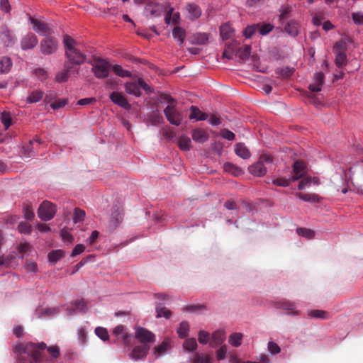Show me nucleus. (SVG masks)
<instances>
[{
    "mask_svg": "<svg viewBox=\"0 0 363 363\" xmlns=\"http://www.w3.org/2000/svg\"><path fill=\"white\" fill-rule=\"evenodd\" d=\"M347 63V55L345 52H339L335 56V65L338 68L342 67Z\"/></svg>",
    "mask_w": 363,
    "mask_h": 363,
    "instance_id": "nucleus-45",
    "label": "nucleus"
},
{
    "mask_svg": "<svg viewBox=\"0 0 363 363\" xmlns=\"http://www.w3.org/2000/svg\"><path fill=\"white\" fill-rule=\"evenodd\" d=\"M157 318L164 317L168 319L171 317L172 312L167 309L162 303H157L156 308Z\"/></svg>",
    "mask_w": 363,
    "mask_h": 363,
    "instance_id": "nucleus-33",
    "label": "nucleus"
},
{
    "mask_svg": "<svg viewBox=\"0 0 363 363\" xmlns=\"http://www.w3.org/2000/svg\"><path fill=\"white\" fill-rule=\"evenodd\" d=\"M209 34L207 33H196L189 37L188 40L193 45H206L208 43Z\"/></svg>",
    "mask_w": 363,
    "mask_h": 363,
    "instance_id": "nucleus-16",
    "label": "nucleus"
},
{
    "mask_svg": "<svg viewBox=\"0 0 363 363\" xmlns=\"http://www.w3.org/2000/svg\"><path fill=\"white\" fill-rule=\"evenodd\" d=\"M43 96V92L40 90H35L27 97L26 102L28 104L37 103L40 101Z\"/></svg>",
    "mask_w": 363,
    "mask_h": 363,
    "instance_id": "nucleus-38",
    "label": "nucleus"
},
{
    "mask_svg": "<svg viewBox=\"0 0 363 363\" xmlns=\"http://www.w3.org/2000/svg\"><path fill=\"white\" fill-rule=\"evenodd\" d=\"M190 110L191 113L189 115V118L191 120L199 121L208 119V114L206 113H202L197 106H191L190 107Z\"/></svg>",
    "mask_w": 363,
    "mask_h": 363,
    "instance_id": "nucleus-25",
    "label": "nucleus"
},
{
    "mask_svg": "<svg viewBox=\"0 0 363 363\" xmlns=\"http://www.w3.org/2000/svg\"><path fill=\"white\" fill-rule=\"evenodd\" d=\"M47 350L51 359H57L60 354V348L57 345L48 347L43 342L34 343L32 342L26 344L16 345L13 351L16 355L17 363H41L44 359L43 352Z\"/></svg>",
    "mask_w": 363,
    "mask_h": 363,
    "instance_id": "nucleus-1",
    "label": "nucleus"
},
{
    "mask_svg": "<svg viewBox=\"0 0 363 363\" xmlns=\"http://www.w3.org/2000/svg\"><path fill=\"white\" fill-rule=\"evenodd\" d=\"M223 168L226 172L230 173L235 176H239L242 172L241 168L236 167L230 162L225 163Z\"/></svg>",
    "mask_w": 363,
    "mask_h": 363,
    "instance_id": "nucleus-41",
    "label": "nucleus"
},
{
    "mask_svg": "<svg viewBox=\"0 0 363 363\" xmlns=\"http://www.w3.org/2000/svg\"><path fill=\"white\" fill-rule=\"evenodd\" d=\"M274 28V26L271 23H264L259 25L258 27L259 33L262 35H266L269 33Z\"/></svg>",
    "mask_w": 363,
    "mask_h": 363,
    "instance_id": "nucleus-55",
    "label": "nucleus"
},
{
    "mask_svg": "<svg viewBox=\"0 0 363 363\" xmlns=\"http://www.w3.org/2000/svg\"><path fill=\"white\" fill-rule=\"evenodd\" d=\"M180 18L179 13H174V9L170 8L167 10L166 14L164 16V21L167 24L170 23L172 21L174 23L179 22Z\"/></svg>",
    "mask_w": 363,
    "mask_h": 363,
    "instance_id": "nucleus-35",
    "label": "nucleus"
},
{
    "mask_svg": "<svg viewBox=\"0 0 363 363\" xmlns=\"http://www.w3.org/2000/svg\"><path fill=\"white\" fill-rule=\"evenodd\" d=\"M305 164L300 160H296L293 164V175L291 177L292 182L297 181L306 174Z\"/></svg>",
    "mask_w": 363,
    "mask_h": 363,
    "instance_id": "nucleus-12",
    "label": "nucleus"
},
{
    "mask_svg": "<svg viewBox=\"0 0 363 363\" xmlns=\"http://www.w3.org/2000/svg\"><path fill=\"white\" fill-rule=\"evenodd\" d=\"M1 121L6 129H8L12 123L11 115L9 112L4 111L1 114Z\"/></svg>",
    "mask_w": 363,
    "mask_h": 363,
    "instance_id": "nucleus-52",
    "label": "nucleus"
},
{
    "mask_svg": "<svg viewBox=\"0 0 363 363\" xmlns=\"http://www.w3.org/2000/svg\"><path fill=\"white\" fill-rule=\"evenodd\" d=\"M235 152L238 157L244 160H247L251 156L250 151L242 143H238L235 145Z\"/></svg>",
    "mask_w": 363,
    "mask_h": 363,
    "instance_id": "nucleus-22",
    "label": "nucleus"
},
{
    "mask_svg": "<svg viewBox=\"0 0 363 363\" xmlns=\"http://www.w3.org/2000/svg\"><path fill=\"white\" fill-rule=\"evenodd\" d=\"M225 340V334L220 330L215 331L211 337L210 347L214 348L220 345Z\"/></svg>",
    "mask_w": 363,
    "mask_h": 363,
    "instance_id": "nucleus-23",
    "label": "nucleus"
},
{
    "mask_svg": "<svg viewBox=\"0 0 363 363\" xmlns=\"http://www.w3.org/2000/svg\"><path fill=\"white\" fill-rule=\"evenodd\" d=\"M127 333V328L123 325H118L113 329V334L117 339H121Z\"/></svg>",
    "mask_w": 363,
    "mask_h": 363,
    "instance_id": "nucleus-53",
    "label": "nucleus"
},
{
    "mask_svg": "<svg viewBox=\"0 0 363 363\" xmlns=\"http://www.w3.org/2000/svg\"><path fill=\"white\" fill-rule=\"evenodd\" d=\"M24 218L26 220H32L35 216L33 208L30 206H26L23 207Z\"/></svg>",
    "mask_w": 363,
    "mask_h": 363,
    "instance_id": "nucleus-59",
    "label": "nucleus"
},
{
    "mask_svg": "<svg viewBox=\"0 0 363 363\" xmlns=\"http://www.w3.org/2000/svg\"><path fill=\"white\" fill-rule=\"evenodd\" d=\"M325 75L323 72L315 73L313 78V83L309 84L308 89L313 92H318L321 91L322 86L324 83Z\"/></svg>",
    "mask_w": 363,
    "mask_h": 363,
    "instance_id": "nucleus-17",
    "label": "nucleus"
},
{
    "mask_svg": "<svg viewBox=\"0 0 363 363\" xmlns=\"http://www.w3.org/2000/svg\"><path fill=\"white\" fill-rule=\"evenodd\" d=\"M95 333L103 341H106L109 339L108 331L104 328L96 327L95 328Z\"/></svg>",
    "mask_w": 363,
    "mask_h": 363,
    "instance_id": "nucleus-49",
    "label": "nucleus"
},
{
    "mask_svg": "<svg viewBox=\"0 0 363 363\" xmlns=\"http://www.w3.org/2000/svg\"><path fill=\"white\" fill-rule=\"evenodd\" d=\"M192 363H212L213 357L203 353L194 352L191 357Z\"/></svg>",
    "mask_w": 363,
    "mask_h": 363,
    "instance_id": "nucleus-29",
    "label": "nucleus"
},
{
    "mask_svg": "<svg viewBox=\"0 0 363 363\" xmlns=\"http://www.w3.org/2000/svg\"><path fill=\"white\" fill-rule=\"evenodd\" d=\"M58 48L57 40L50 35H46L40 43V52L45 55H50L57 51Z\"/></svg>",
    "mask_w": 363,
    "mask_h": 363,
    "instance_id": "nucleus-7",
    "label": "nucleus"
},
{
    "mask_svg": "<svg viewBox=\"0 0 363 363\" xmlns=\"http://www.w3.org/2000/svg\"><path fill=\"white\" fill-rule=\"evenodd\" d=\"M242 334L240 333H234L229 337L228 342L233 347H239L242 343Z\"/></svg>",
    "mask_w": 363,
    "mask_h": 363,
    "instance_id": "nucleus-42",
    "label": "nucleus"
},
{
    "mask_svg": "<svg viewBox=\"0 0 363 363\" xmlns=\"http://www.w3.org/2000/svg\"><path fill=\"white\" fill-rule=\"evenodd\" d=\"M284 31L292 37L297 36L299 33V24L295 20L289 21L284 27Z\"/></svg>",
    "mask_w": 363,
    "mask_h": 363,
    "instance_id": "nucleus-27",
    "label": "nucleus"
},
{
    "mask_svg": "<svg viewBox=\"0 0 363 363\" xmlns=\"http://www.w3.org/2000/svg\"><path fill=\"white\" fill-rule=\"evenodd\" d=\"M291 10V7L289 5L282 6L279 9V19L284 20L289 18Z\"/></svg>",
    "mask_w": 363,
    "mask_h": 363,
    "instance_id": "nucleus-50",
    "label": "nucleus"
},
{
    "mask_svg": "<svg viewBox=\"0 0 363 363\" xmlns=\"http://www.w3.org/2000/svg\"><path fill=\"white\" fill-rule=\"evenodd\" d=\"M125 92L128 94L133 95L136 97L141 96V89L145 90L147 93L150 92V87L149 85L141 78L137 80L126 82L124 85Z\"/></svg>",
    "mask_w": 363,
    "mask_h": 363,
    "instance_id": "nucleus-5",
    "label": "nucleus"
},
{
    "mask_svg": "<svg viewBox=\"0 0 363 363\" xmlns=\"http://www.w3.org/2000/svg\"><path fill=\"white\" fill-rule=\"evenodd\" d=\"M30 23L33 25V30L37 32L39 35L46 36L50 31L48 26L35 18L32 17L30 18Z\"/></svg>",
    "mask_w": 363,
    "mask_h": 363,
    "instance_id": "nucleus-14",
    "label": "nucleus"
},
{
    "mask_svg": "<svg viewBox=\"0 0 363 363\" xmlns=\"http://www.w3.org/2000/svg\"><path fill=\"white\" fill-rule=\"evenodd\" d=\"M216 358L218 360H223L225 359L227 354V347L225 345L221 346L216 352Z\"/></svg>",
    "mask_w": 363,
    "mask_h": 363,
    "instance_id": "nucleus-61",
    "label": "nucleus"
},
{
    "mask_svg": "<svg viewBox=\"0 0 363 363\" xmlns=\"http://www.w3.org/2000/svg\"><path fill=\"white\" fill-rule=\"evenodd\" d=\"M36 142L38 144H42L43 142L38 138H35L29 141V143L23 147V152L25 155L29 156L33 151V143Z\"/></svg>",
    "mask_w": 363,
    "mask_h": 363,
    "instance_id": "nucleus-43",
    "label": "nucleus"
},
{
    "mask_svg": "<svg viewBox=\"0 0 363 363\" xmlns=\"http://www.w3.org/2000/svg\"><path fill=\"white\" fill-rule=\"evenodd\" d=\"M220 136L229 141H233L235 139V135L232 131L226 128L220 130Z\"/></svg>",
    "mask_w": 363,
    "mask_h": 363,
    "instance_id": "nucleus-57",
    "label": "nucleus"
},
{
    "mask_svg": "<svg viewBox=\"0 0 363 363\" xmlns=\"http://www.w3.org/2000/svg\"><path fill=\"white\" fill-rule=\"evenodd\" d=\"M74 311L86 312L87 310L86 301L84 299L77 300L74 302Z\"/></svg>",
    "mask_w": 363,
    "mask_h": 363,
    "instance_id": "nucleus-48",
    "label": "nucleus"
},
{
    "mask_svg": "<svg viewBox=\"0 0 363 363\" xmlns=\"http://www.w3.org/2000/svg\"><path fill=\"white\" fill-rule=\"evenodd\" d=\"M352 20L357 25L363 24V14L361 12L353 13L352 14Z\"/></svg>",
    "mask_w": 363,
    "mask_h": 363,
    "instance_id": "nucleus-64",
    "label": "nucleus"
},
{
    "mask_svg": "<svg viewBox=\"0 0 363 363\" xmlns=\"http://www.w3.org/2000/svg\"><path fill=\"white\" fill-rule=\"evenodd\" d=\"M206 310L207 308L206 305L201 303L189 304L183 306V312H187L190 313L199 314Z\"/></svg>",
    "mask_w": 363,
    "mask_h": 363,
    "instance_id": "nucleus-28",
    "label": "nucleus"
},
{
    "mask_svg": "<svg viewBox=\"0 0 363 363\" xmlns=\"http://www.w3.org/2000/svg\"><path fill=\"white\" fill-rule=\"evenodd\" d=\"M249 172L255 177H263L267 173V168L264 164H261L259 161L249 166Z\"/></svg>",
    "mask_w": 363,
    "mask_h": 363,
    "instance_id": "nucleus-19",
    "label": "nucleus"
},
{
    "mask_svg": "<svg viewBox=\"0 0 363 363\" xmlns=\"http://www.w3.org/2000/svg\"><path fill=\"white\" fill-rule=\"evenodd\" d=\"M208 134L203 129L197 128L192 131V138L199 143H203L208 140Z\"/></svg>",
    "mask_w": 363,
    "mask_h": 363,
    "instance_id": "nucleus-24",
    "label": "nucleus"
},
{
    "mask_svg": "<svg viewBox=\"0 0 363 363\" xmlns=\"http://www.w3.org/2000/svg\"><path fill=\"white\" fill-rule=\"evenodd\" d=\"M158 101L162 104H167L164 112L167 120L175 125L181 123L180 115L175 111L176 102L173 98L166 94H161L158 96Z\"/></svg>",
    "mask_w": 363,
    "mask_h": 363,
    "instance_id": "nucleus-3",
    "label": "nucleus"
},
{
    "mask_svg": "<svg viewBox=\"0 0 363 363\" xmlns=\"http://www.w3.org/2000/svg\"><path fill=\"white\" fill-rule=\"evenodd\" d=\"M268 350L272 354H276L280 352L281 349L279 346L274 342L270 341L268 342Z\"/></svg>",
    "mask_w": 363,
    "mask_h": 363,
    "instance_id": "nucleus-60",
    "label": "nucleus"
},
{
    "mask_svg": "<svg viewBox=\"0 0 363 363\" xmlns=\"http://www.w3.org/2000/svg\"><path fill=\"white\" fill-rule=\"evenodd\" d=\"M296 233L308 240L313 239L315 236V232L313 230L306 228H297Z\"/></svg>",
    "mask_w": 363,
    "mask_h": 363,
    "instance_id": "nucleus-40",
    "label": "nucleus"
},
{
    "mask_svg": "<svg viewBox=\"0 0 363 363\" xmlns=\"http://www.w3.org/2000/svg\"><path fill=\"white\" fill-rule=\"evenodd\" d=\"M64 66L65 69L58 72L55 76V80L59 83L67 82L69 77V74L72 72V67L68 63L65 62Z\"/></svg>",
    "mask_w": 363,
    "mask_h": 363,
    "instance_id": "nucleus-26",
    "label": "nucleus"
},
{
    "mask_svg": "<svg viewBox=\"0 0 363 363\" xmlns=\"http://www.w3.org/2000/svg\"><path fill=\"white\" fill-rule=\"evenodd\" d=\"M183 348L188 351H194L197 348V342L195 338H187L183 342Z\"/></svg>",
    "mask_w": 363,
    "mask_h": 363,
    "instance_id": "nucleus-46",
    "label": "nucleus"
},
{
    "mask_svg": "<svg viewBox=\"0 0 363 363\" xmlns=\"http://www.w3.org/2000/svg\"><path fill=\"white\" fill-rule=\"evenodd\" d=\"M109 98L113 104L118 106L122 107L125 110H129L130 108V104L123 94L117 91H113L110 94Z\"/></svg>",
    "mask_w": 363,
    "mask_h": 363,
    "instance_id": "nucleus-11",
    "label": "nucleus"
},
{
    "mask_svg": "<svg viewBox=\"0 0 363 363\" xmlns=\"http://www.w3.org/2000/svg\"><path fill=\"white\" fill-rule=\"evenodd\" d=\"M199 342L202 345H206L208 342H210V334L205 330H200L199 333Z\"/></svg>",
    "mask_w": 363,
    "mask_h": 363,
    "instance_id": "nucleus-54",
    "label": "nucleus"
},
{
    "mask_svg": "<svg viewBox=\"0 0 363 363\" xmlns=\"http://www.w3.org/2000/svg\"><path fill=\"white\" fill-rule=\"evenodd\" d=\"M56 213V206L50 201H45L38 209V217L44 221L50 220Z\"/></svg>",
    "mask_w": 363,
    "mask_h": 363,
    "instance_id": "nucleus-6",
    "label": "nucleus"
},
{
    "mask_svg": "<svg viewBox=\"0 0 363 363\" xmlns=\"http://www.w3.org/2000/svg\"><path fill=\"white\" fill-rule=\"evenodd\" d=\"M58 312H59V311L56 308H45L41 311L39 318H41L43 316H48V317L52 316V315L57 314Z\"/></svg>",
    "mask_w": 363,
    "mask_h": 363,
    "instance_id": "nucleus-56",
    "label": "nucleus"
},
{
    "mask_svg": "<svg viewBox=\"0 0 363 363\" xmlns=\"http://www.w3.org/2000/svg\"><path fill=\"white\" fill-rule=\"evenodd\" d=\"M150 349V347L147 344L135 346L129 354V357L134 361L143 359L146 357Z\"/></svg>",
    "mask_w": 363,
    "mask_h": 363,
    "instance_id": "nucleus-9",
    "label": "nucleus"
},
{
    "mask_svg": "<svg viewBox=\"0 0 363 363\" xmlns=\"http://www.w3.org/2000/svg\"><path fill=\"white\" fill-rule=\"evenodd\" d=\"M63 43L65 49V57L70 64L81 65L86 62V57L77 47V42L70 36L64 37Z\"/></svg>",
    "mask_w": 363,
    "mask_h": 363,
    "instance_id": "nucleus-2",
    "label": "nucleus"
},
{
    "mask_svg": "<svg viewBox=\"0 0 363 363\" xmlns=\"http://www.w3.org/2000/svg\"><path fill=\"white\" fill-rule=\"evenodd\" d=\"M12 67L11 60L8 57H0V74L8 73Z\"/></svg>",
    "mask_w": 363,
    "mask_h": 363,
    "instance_id": "nucleus-34",
    "label": "nucleus"
},
{
    "mask_svg": "<svg viewBox=\"0 0 363 363\" xmlns=\"http://www.w3.org/2000/svg\"><path fill=\"white\" fill-rule=\"evenodd\" d=\"M167 10L165 6L160 3L149 4L145 7V11L152 17L160 16L164 13L166 14Z\"/></svg>",
    "mask_w": 363,
    "mask_h": 363,
    "instance_id": "nucleus-13",
    "label": "nucleus"
},
{
    "mask_svg": "<svg viewBox=\"0 0 363 363\" xmlns=\"http://www.w3.org/2000/svg\"><path fill=\"white\" fill-rule=\"evenodd\" d=\"M67 101L66 99H57L50 104L52 109L57 110L64 107L67 104Z\"/></svg>",
    "mask_w": 363,
    "mask_h": 363,
    "instance_id": "nucleus-62",
    "label": "nucleus"
},
{
    "mask_svg": "<svg viewBox=\"0 0 363 363\" xmlns=\"http://www.w3.org/2000/svg\"><path fill=\"white\" fill-rule=\"evenodd\" d=\"M0 37L6 46L12 45L14 43V36L6 26L0 28Z\"/></svg>",
    "mask_w": 363,
    "mask_h": 363,
    "instance_id": "nucleus-18",
    "label": "nucleus"
},
{
    "mask_svg": "<svg viewBox=\"0 0 363 363\" xmlns=\"http://www.w3.org/2000/svg\"><path fill=\"white\" fill-rule=\"evenodd\" d=\"M274 305L277 309L291 311L292 312L291 313V314L293 315H296L298 314V311H294L296 308V306L294 302L287 300H283L276 302Z\"/></svg>",
    "mask_w": 363,
    "mask_h": 363,
    "instance_id": "nucleus-20",
    "label": "nucleus"
},
{
    "mask_svg": "<svg viewBox=\"0 0 363 363\" xmlns=\"http://www.w3.org/2000/svg\"><path fill=\"white\" fill-rule=\"evenodd\" d=\"M291 182H292L291 177L289 179L286 178H276L272 179V184L275 186L287 187L290 185Z\"/></svg>",
    "mask_w": 363,
    "mask_h": 363,
    "instance_id": "nucleus-51",
    "label": "nucleus"
},
{
    "mask_svg": "<svg viewBox=\"0 0 363 363\" xmlns=\"http://www.w3.org/2000/svg\"><path fill=\"white\" fill-rule=\"evenodd\" d=\"M38 43L37 36L32 33H29L24 35L21 40V48L23 50L34 48Z\"/></svg>",
    "mask_w": 363,
    "mask_h": 363,
    "instance_id": "nucleus-10",
    "label": "nucleus"
},
{
    "mask_svg": "<svg viewBox=\"0 0 363 363\" xmlns=\"http://www.w3.org/2000/svg\"><path fill=\"white\" fill-rule=\"evenodd\" d=\"M92 65L91 72L97 79H104L108 77L111 65L101 58L94 59V62H88Z\"/></svg>",
    "mask_w": 363,
    "mask_h": 363,
    "instance_id": "nucleus-4",
    "label": "nucleus"
},
{
    "mask_svg": "<svg viewBox=\"0 0 363 363\" xmlns=\"http://www.w3.org/2000/svg\"><path fill=\"white\" fill-rule=\"evenodd\" d=\"M296 196L302 201L310 203H319L321 200V198L315 194L296 193Z\"/></svg>",
    "mask_w": 363,
    "mask_h": 363,
    "instance_id": "nucleus-31",
    "label": "nucleus"
},
{
    "mask_svg": "<svg viewBox=\"0 0 363 363\" xmlns=\"http://www.w3.org/2000/svg\"><path fill=\"white\" fill-rule=\"evenodd\" d=\"M172 35L174 39L177 40L179 45H182V28L179 26H177L172 31Z\"/></svg>",
    "mask_w": 363,
    "mask_h": 363,
    "instance_id": "nucleus-63",
    "label": "nucleus"
},
{
    "mask_svg": "<svg viewBox=\"0 0 363 363\" xmlns=\"http://www.w3.org/2000/svg\"><path fill=\"white\" fill-rule=\"evenodd\" d=\"M170 347L171 340L169 338L166 337L160 345L156 346L154 348L153 355L155 357V358L162 357L166 354V352L170 349Z\"/></svg>",
    "mask_w": 363,
    "mask_h": 363,
    "instance_id": "nucleus-15",
    "label": "nucleus"
},
{
    "mask_svg": "<svg viewBox=\"0 0 363 363\" xmlns=\"http://www.w3.org/2000/svg\"><path fill=\"white\" fill-rule=\"evenodd\" d=\"M308 316L312 318H318L326 320L329 318V313L323 310H311L308 313Z\"/></svg>",
    "mask_w": 363,
    "mask_h": 363,
    "instance_id": "nucleus-37",
    "label": "nucleus"
},
{
    "mask_svg": "<svg viewBox=\"0 0 363 363\" xmlns=\"http://www.w3.org/2000/svg\"><path fill=\"white\" fill-rule=\"evenodd\" d=\"M233 33L234 29L228 23H224L220 27V35L223 40L230 39Z\"/></svg>",
    "mask_w": 363,
    "mask_h": 363,
    "instance_id": "nucleus-32",
    "label": "nucleus"
},
{
    "mask_svg": "<svg viewBox=\"0 0 363 363\" xmlns=\"http://www.w3.org/2000/svg\"><path fill=\"white\" fill-rule=\"evenodd\" d=\"M135 337L143 345L155 342L156 340L155 335L147 329L137 326L135 328Z\"/></svg>",
    "mask_w": 363,
    "mask_h": 363,
    "instance_id": "nucleus-8",
    "label": "nucleus"
},
{
    "mask_svg": "<svg viewBox=\"0 0 363 363\" xmlns=\"http://www.w3.org/2000/svg\"><path fill=\"white\" fill-rule=\"evenodd\" d=\"M187 11L186 17L191 20L199 18L201 15V10L200 7L195 4H188L186 6Z\"/></svg>",
    "mask_w": 363,
    "mask_h": 363,
    "instance_id": "nucleus-21",
    "label": "nucleus"
},
{
    "mask_svg": "<svg viewBox=\"0 0 363 363\" xmlns=\"http://www.w3.org/2000/svg\"><path fill=\"white\" fill-rule=\"evenodd\" d=\"M18 230L21 234H30L32 232V226L26 222L21 221L18 225Z\"/></svg>",
    "mask_w": 363,
    "mask_h": 363,
    "instance_id": "nucleus-47",
    "label": "nucleus"
},
{
    "mask_svg": "<svg viewBox=\"0 0 363 363\" xmlns=\"http://www.w3.org/2000/svg\"><path fill=\"white\" fill-rule=\"evenodd\" d=\"M113 72L118 77L122 78L130 77L132 74L130 71L124 69L121 65H115L112 67Z\"/></svg>",
    "mask_w": 363,
    "mask_h": 363,
    "instance_id": "nucleus-39",
    "label": "nucleus"
},
{
    "mask_svg": "<svg viewBox=\"0 0 363 363\" xmlns=\"http://www.w3.org/2000/svg\"><path fill=\"white\" fill-rule=\"evenodd\" d=\"M85 217V212L83 210L75 208L74 213L73 217V220L74 223H77L84 220Z\"/></svg>",
    "mask_w": 363,
    "mask_h": 363,
    "instance_id": "nucleus-58",
    "label": "nucleus"
},
{
    "mask_svg": "<svg viewBox=\"0 0 363 363\" xmlns=\"http://www.w3.org/2000/svg\"><path fill=\"white\" fill-rule=\"evenodd\" d=\"M259 24H252L247 26L242 31L243 35L246 38H250L257 32Z\"/></svg>",
    "mask_w": 363,
    "mask_h": 363,
    "instance_id": "nucleus-44",
    "label": "nucleus"
},
{
    "mask_svg": "<svg viewBox=\"0 0 363 363\" xmlns=\"http://www.w3.org/2000/svg\"><path fill=\"white\" fill-rule=\"evenodd\" d=\"M65 252L62 250H55L48 253V257L50 262L56 263L65 257Z\"/></svg>",
    "mask_w": 363,
    "mask_h": 363,
    "instance_id": "nucleus-36",
    "label": "nucleus"
},
{
    "mask_svg": "<svg viewBox=\"0 0 363 363\" xmlns=\"http://www.w3.org/2000/svg\"><path fill=\"white\" fill-rule=\"evenodd\" d=\"M251 54V47L250 45H244L243 47L239 48L236 50L235 55L241 60L242 62H245L247 59H248Z\"/></svg>",
    "mask_w": 363,
    "mask_h": 363,
    "instance_id": "nucleus-30",
    "label": "nucleus"
}]
</instances>
